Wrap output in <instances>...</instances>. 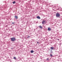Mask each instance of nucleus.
I'll return each mask as SVG.
<instances>
[{
    "mask_svg": "<svg viewBox=\"0 0 62 62\" xmlns=\"http://www.w3.org/2000/svg\"><path fill=\"white\" fill-rule=\"evenodd\" d=\"M11 40L12 41H14L16 39V38L15 37H13L12 38H11Z\"/></svg>",
    "mask_w": 62,
    "mask_h": 62,
    "instance_id": "1",
    "label": "nucleus"
},
{
    "mask_svg": "<svg viewBox=\"0 0 62 62\" xmlns=\"http://www.w3.org/2000/svg\"><path fill=\"white\" fill-rule=\"evenodd\" d=\"M59 16H60V14L59 13H57L56 14V17H58Z\"/></svg>",
    "mask_w": 62,
    "mask_h": 62,
    "instance_id": "2",
    "label": "nucleus"
},
{
    "mask_svg": "<svg viewBox=\"0 0 62 62\" xmlns=\"http://www.w3.org/2000/svg\"><path fill=\"white\" fill-rule=\"evenodd\" d=\"M42 23L43 24H45V23H46V21H45V20H43Z\"/></svg>",
    "mask_w": 62,
    "mask_h": 62,
    "instance_id": "3",
    "label": "nucleus"
},
{
    "mask_svg": "<svg viewBox=\"0 0 62 62\" xmlns=\"http://www.w3.org/2000/svg\"><path fill=\"white\" fill-rule=\"evenodd\" d=\"M15 17L16 19H18V16H15Z\"/></svg>",
    "mask_w": 62,
    "mask_h": 62,
    "instance_id": "4",
    "label": "nucleus"
},
{
    "mask_svg": "<svg viewBox=\"0 0 62 62\" xmlns=\"http://www.w3.org/2000/svg\"><path fill=\"white\" fill-rule=\"evenodd\" d=\"M48 31H51V28L49 27L48 28Z\"/></svg>",
    "mask_w": 62,
    "mask_h": 62,
    "instance_id": "5",
    "label": "nucleus"
},
{
    "mask_svg": "<svg viewBox=\"0 0 62 62\" xmlns=\"http://www.w3.org/2000/svg\"><path fill=\"white\" fill-rule=\"evenodd\" d=\"M36 17L37 18H38V19H40V17L39 16H37Z\"/></svg>",
    "mask_w": 62,
    "mask_h": 62,
    "instance_id": "6",
    "label": "nucleus"
},
{
    "mask_svg": "<svg viewBox=\"0 0 62 62\" xmlns=\"http://www.w3.org/2000/svg\"><path fill=\"white\" fill-rule=\"evenodd\" d=\"M39 27L40 28H41V29H42V26H39Z\"/></svg>",
    "mask_w": 62,
    "mask_h": 62,
    "instance_id": "7",
    "label": "nucleus"
},
{
    "mask_svg": "<svg viewBox=\"0 0 62 62\" xmlns=\"http://www.w3.org/2000/svg\"><path fill=\"white\" fill-rule=\"evenodd\" d=\"M50 49L51 50H53L54 49V47H52L50 48Z\"/></svg>",
    "mask_w": 62,
    "mask_h": 62,
    "instance_id": "8",
    "label": "nucleus"
},
{
    "mask_svg": "<svg viewBox=\"0 0 62 62\" xmlns=\"http://www.w3.org/2000/svg\"><path fill=\"white\" fill-rule=\"evenodd\" d=\"M31 53H34V51L33 50H31Z\"/></svg>",
    "mask_w": 62,
    "mask_h": 62,
    "instance_id": "9",
    "label": "nucleus"
},
{
    "mask_svg": "<svg viewBox=\"0 0 62 62\" xmlns=\"http://www.w3.org/2000/svg\"><path fill=\"white\" fill-rule=\"evenodd\" d=\"M13 59H16V57H14Z\"/></svg>",
    "mask_w": 62,
    "mask_h": 62,
    "instance_id": "10",
    "label": "nucleus"
},
{
    "mask_svg": "<svg viewBox=\"0 0 62 62\" xmlns=\"http://www.w3.org/2000/svg\"><path fill=\"white\" fill-rule=\"evenodd\" d=\"M16 3V2H15V1H14V2H13V4H15V3Z\"/></svg>",
    "mask_w": 62,
    "mask_h": 62,
    "instance_id": "11",
    "label": "nucleus"
},
{
    "mask_svg": "<svg viewBox=\"0 0 62 62\" xmlns=\"http://www.w3.org/2000/svg\"><path fill=\"white\" fill-rule=\"evenodd\" d=\"M50 55L51 57H52V56H53V55L52 54H50Z\"/></svg>",
    "mask_w": 62,
    "mask_h": 62,
    "instance_id": "12",
    "label": "nucleus"
},
{
    "mask_svg": "<svg viewBox=\"0 0 62 62\" xmlns=\"http://www.w3.org/2000/svg\"><path fill=\"white\" fill-rule=\"evenodd\" d=\"M15 23V22L13 23V22H12V24H13L14 23Z\"/></svg>",
    "mask_w": 62,
    "mask_h": 62,
    "instance_id": "13",
    "label": "nucleus"
},
{
    "mask_svg": "<svg viewBox=\"0 0 62 62\" xmlns=\"http://www.w3.org/2000/svg\"><path fill=\"white\" fill-rule=\"evenodd\" d=\"M37 43L38 44H39V42H37Z\"/></svg>",
    "mask_w": 62,
    "mask_h": 62,
    "instance_id": "14",
    "label": "nucleus"
},
{
    "mask_svg": "<svg viewBox=\"0 0 62 62\" xmlns=\"http://www.w3.org/2000/svg\"><path fill=\"white\" fill-rule=\"evenodd\" d=\"M47 60H49V59H48V58L47 59Z\"/></svg>",
    "mask_w": 62,
    "mask_h": 62,
    "instance_id": "15",
    "label": "nucleus"
},
{
    "mask_svg": "<svg viewBox=\"0 0 62 62\" xmlns=\"http://www.w3.org/2000/svg\"><path fill=\"white\" fill-rule=\"evenodd\" d=\"M28 37H29L28 38H30V36H28Z\"/></svg>",
    "mask_w": 62,
    "mask_h": 62,
    "instance_id": "16",
    "label": "nucleus"
},
{
    "mask_svg": "<svg viewBox=\"0 0 62 62\" xmlns=\"http://www.w3.org/2000/svg\"><path fill=\"white\" fill-rule=\"evenodd\" d=\"M58 40H59V39H58Z\"/></svg>",
    "mask_w": 62,
    "mask_h": 62,
    "instance_id": "17",
    "label": "nucleus"
}]
</instances>
